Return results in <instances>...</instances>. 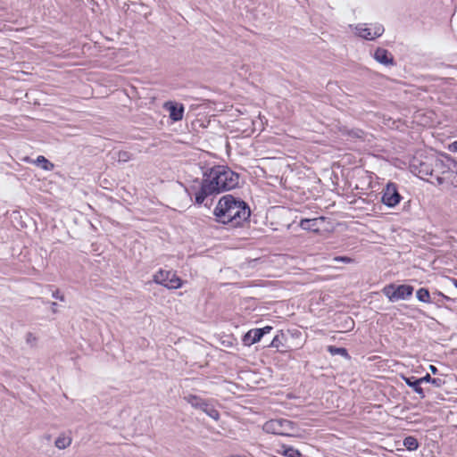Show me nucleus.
<instances>
[{
    "label": "nucleus",
    "mask_w": 457,
    "mask_h": 457,
    "mask_svg": "<svg viewBox=\"0 0 457 457\" xmlns=\"http://www.w3.org/2000/svg\"><path fill=\"white\" fill-rule=\"evenodd\" d=\"M374 58L377 62L384 65L394 64V58L392 54L386 49L384 48H377L374 53Z\"/></svg>",
    "instance_id": "10"
},
{
    "label": "nucleus",
    "mask_w": 457,
    "mask_h": 457,
    "mask_svg": "<svg viewBox=\"0 0 457 457\" xmlns=\"http://www.w3.org/2000/svg\"><path fill=\"white\" fill-rule=\"evenodd\" d=\"M26 341L28 344L33 345L37 341V338L32 333H28L26 336Z\"/></svg>",
    "instance_id": "26"
},
{
    "label": "nucleus",
    "mask_w": 457,
    "mask_h": 457,
    "mask_svg": "<svg viewBox=\"0 0 457 457\" xmlns=\"http://www.w3.org/2000/svg\"><path fill=\"white\" fill-rule=\"evenodd\" d=\"M429 370L433 374H436L437 372V369L434 365H430Z\"/></svg>",
    "instance_id": "30"
},
{
    "label": "nucleus",
    "mask_w": 457,
    "mask_h": 457,
    "mask_svg": "<svg viewBox=\"0 0 457 457\" xmlns=\"http://www.w3.org/2000/svg\"><path fill=\"white\" fill-rule=\"evenodd\" d=\"M412 292L413 287L409 285H401L398 287L389 285L385 287L383 289V293L391 302L406 299L412 295Z\"/></svg>",
    "instance_id": "5"
},
{
    "label": "nucleus",
    "mask_w": 457,
    "mask_h": 457,
    "mask_svg": "<svg viewBox=\"0 0 457 457\" xmlns=\"http://www.w3.org/2000/svg\"><path fill=\"white\" fill-rule=\"evenodd\" d=\"M402 199L397 186L389 182L382 191V203L388 207H395Z\"/></svg>",
    "instance_id": "7"
},
{
    "label": "nucleus",
    "mask_w": 457,
    "mask_h": 457,
    "mask_svg": "<svg viewBox=\"0 0 457 457\" xmlns=\"http://www.w3.org/2000/svg\"><path fill=\"white\" fill-rule=\"evenodd\" d=\"M263 430L267 433L284 436H299L298 427L295 422L286 419L268 420L263 425Z\"/></svg>",
    "instance_id": "3"
},
{
    "label": "nucleus",
    "mask_w": 457,
    "mask_h": 457,
    "mask_svg": "<svg viewBox=\"0 0 457 457\" xmlns=\"http://www.w3.org/2000/svg\"><path fill=\"white\" fill-rule=\"evenodd\" d=\"M184 400L189 403L193 408L200 409L204 407V403L206 402V400L201 398L198 395H187L184 396Z\"/></svg>",
    "instance_id": "12"
},
{
    "label": "nucleus",
    "mask_w": 457,
    "mask_h": 457,
    "mask_svg": "<svg viewBox=\"0 0 457 457\" xmlns=\"http://www.w3.org/2000/svg\"><path fill=\"white\" fill-rule=\"evenodd\" d=\"M328 351L332 354H340L344 357H348V353H347L346 349L342 348V347L329 346Z\"/></svg>",
    "instance_id": "22"
},
{
    "label": "nucleus",
    "mask_w": 457,
    "mask_h": 457,
    "mask_svg": "<svg viewBox=\"0 0 457 457\" xmlns=\"http://www.w3.org/2000/svg\"><path fill=\"white\" fill-rule=\"evenodd\" d=\"M433 166L441 167L442 162L438 160H428L426 162H421L417 167L419 176L427 180H428V177H434L435 170Z\"/></svg>",
    "instance_id": "8"
},
{
    "label": "nucleus",
    "mask_w": 457,
    "mask_h": 457,
    "mask_svg": "<svg viewBox=\"0 0 457 457\" xmlns=\"http://www.w3.org/2000/svg\"><path fill=\"white\" fill-rule=\"evenodd\" d=\"M203 406L204 407H202L201 411L205 412L209 417L214 420H218L220 419L219 411L210 403L208 400H206Z\"/></svg>",
    "instance_id": "16"
},
{
    "label": "nucleus",
    "mask_w": 457,
    "mask_h": 457,
    "mask_svg": "<svg viewBox=\"0 0 457 457\" xmlns=\"http://www.w3.org/2000/svg\"><path fill=\"white\" fill-rule=\"evenodd\" d=\"M403 445L409 451H414L419 447L418 440L414 436H407L403 439Z\"/></svg>",
    "instance_id": "17"
},
{
    "label": "nucleus",
    "mask_w": 457,
    "mask_h": 457,
    "mask_svg": "<svg viewBox=\"0 0 457 457\" xmlns=\"http://www.w3.org/2000/svg\"><path fill=\"white\" fill-rule=\"evenodd\" d=\"M282 345V341L279 336L274 337L271 343L270 344V347L278 349Z\"/></svg>",
    "instance_id": "23"
},
{
    "label": "nucleus",
    "mask_w": 457,
    "mask_h": 457,
    "mask_svg": "<svg viewBox=\"0 0 457 457\" xmlns=\"http://www.w3.org/2000/svg\"><path fill=\"white\" fill-rule=\"evenodd\" d=\"M52 308H53V312H56V310H55L56 306H52Z\"/></svg>",
    "instance_id": "33"
},
{
    "label": "nucleus",
    "mask_w": 457,
    "mask_h": 457,
    "mask_svg": "<svg viewBox=\"0 0 457 457\" xmlns=\"http://www.w3.org/2000/svg\"><path fill=\"white\" fill-rule=\"evenodd\" d=\"M262 339V332L258 328L250 329L244 337L243 343L245 345H252Z\"/></svg>",
    "instance_id": "11"
},
{
    "label": "nucleus",
    "mask_w": 457,
    "mask_h": 457,
    "mask_svg": "<svg viewBox=\"0 0 457 457\" xmlns=\"http://www.w3.org/2000/svg\"><path fill=\"white\" fill-rule=\"evenodd\" d=\"M435 177H436V181H437V183L439 185L443 184V182H444V179L443 178L439 177L438 175H435Z\"/></svg>",
    "instance_id": "29"
},
{
    "label": "nucleus",
    "mask_w": 457,
    "mask_h": 457,
    "mask_svg": "<svg viewBox=\"0 0 457 457\" xmlns=\"http://www.w3.org/2000/svg\"><path fill=\"white\" fill-rule=\"evenodd\" d=\"M154 283L162 285L169 289H177L181 287V279L173 270H159L153 277Z\"/></svg>",
    "instance_id": "4"
},
{
    "label": "nucleus",
    "mask_w": 457,
    "mask_h": 457,
    "mask_svg": "<svg viewBox=\"0 0 457 457\" xmlns=\"http://www.w3.org/2000/svg\"><path fill=\"white\" fill-rule=\"evenodd\" d=\"M35 163L38 166H41L45 170H52L54 169V164L50 162L47 159H46L44 156L39 155L37 160L35 161Z\"/></svg>",
    "instance_id": "18"
},
{
    "label": "nucleus",
    "mask_w": 457,
    "mask_h": 457,
    "mask_svg": "<svg viewBox=\"0 0 457 457\" xmlns=\"http://www.w3.org/2000/svg\"><path fill=\"white\" fill-rule=\"evenodd\" d=\"M437 381H438V379H436V378H432L430 383H432V384H434V385H436V386H439V384L437 383Z\"/></svg>",
    "instance_id": "31"
},
{
    "label": "nucleus",
    "mask_w": 457,
    "mask_h": 457,
    "mask_svg": "<svg viewBox=\"0 0 457 457\" xmlns=\"http://www.w3.org/2000/svg\"><path fill=\"white\" fill-rule=\"evenodd\" d=\"M320 220H322V218H320ZM318 221H319V219L315 218V219H303L301 220L300 221V227L303 228V229H305V230H311V231H318L319 230V228H318Z\"/></svg>",
    "instance_id": "13"
},
{
    "label": "nucleus",
    "mask_w": 457,
    "mask_h": 457,
    "mask_svg": "<svg viewBox=\"0 0 457 457\" xmlns=\"http://www.w3.org/2000/svg\"><path fill=\"white\" fill-rule=\"evenodd\" d=\"M282 448H283L282 454L286 457H301V455H302L301 453L297 449H295L292 446L283 445Z\"/></svg>",
    "instance_id": "19"
},
{
    "label": "nucleus",
    "mask_w": 457,
    "mask_h": 457,
    "mask_svg": "<svg viewBox=\"0 0 457 457\" xmlns=\"http://www.w3.org/2000/svg\"><path fill=\"white\" fill-rule=\"evenodd\" d=\"M384 30V27L378 23L363 24L356 27L358 36L367 40H374L380 37Z\"/></svg>",
    "instance_id": "6"
},
{
    "label": "nucleus",
    "mask_w": 457,
    "mask_h": 457,
    "mask_svg": "<svg viewBox=\"0 0 457 457\" xmlns=\"http://www.w3.org/2000/svg\"><path fill=\"white\" fill-rule=\"evenodd\" d=\"M405 383L411 387L418 395H420L421 398L425 397L423 389L420 387V381L414 377L405 378Z\"/></svg>",
    "instance_id": "14"
},
{
    "label": "nucleus",
    "mask_w": 457,
    "mask_h": 457,
    "mask_svg": "<svg viewBox=\"0 0 457 457\" xmlns=\"http://www.w3.org/2000/svg\"><path fill=\"white\" fill-rule=\"evenodd\" d=\"M52 295H53L54 298L59 299L62 302L65 301L64 295H62L58 289L54 291Z\"/></svg>",
    "instance_id": "25"
},
{
    "label": "nucleus",
    "mask_w": 457,
    "mask_h": 457,
    "mask_svg": "<svg viewBox=\"0 0 457 457\" xmlns=\"http://www.w3.org/2000/svg\"><path fill=\"white\" fill-rule=\"evenodd\" d=\"M131 154L127 151H120L117 155V160L119 162H127L131 160Z\"/></svg>",
    "instance_id": "21"
},
{
    "label": "nucleus",
    "mask_w": 457,
    "mask_h": 457,
    "mask_svg": "<svg viewBox=\"0 0 457 457\" xmlns=\"http://www.w3.org/2000/svg\"><path fill=\"white\" fill-rule=\"evenodd\" d=\"M163 107L169 112L170 118L172 120L179 121L183 119L184 106L182 104L169 101L164 104Z\"/></svg>",
    "instance_id": "9"
},
{
    "label": "nucleus",
    "mask_w": 457,
    "mask_h": 457,
    "mask_svg": "<svg viewBox=\"0 0 457 457\" xmlns=\"http://www.w3.org/2000/svg\"><path fill=\"white\" fill-rule=\"evenodd\" d=\"M417 298L423 303H430V295L428 289L420 288L416 293Z\"/></svg>",
    "instance_id": "20"
},
{
    "label": "nucleus",
    "mask_w": 457,
    "mask_h": 457,
    "mask_svg": "<svg viewBox=\"0 0 457 457\" xmlns=\"http://www.w3.org/2000/svg\"><path fill=\"white\" fill-rule=\"evenodd\" d=\"M419 379H420V384H421L423 382H431L432 378L430 377L429 374H427L426 376H424L423 378H420Z\"/></svg>",
    "instance_id": "28"
},
{
    "label": "nucleus",
    "mask_w": 457,
    "mask_h": 457,
    "mask_svg": "<svg viewBox=\"0 0 457 457\" xmlns=\"http://www.w3.org/2000/svg\"><path fill=\"white\" fill-rule=\"evenodd\" d=\"M272 329V327L270 326H266L262 328H258V330H260L262 332V337L265 335V334H268L271 331Z\"/></svg>",
    "instance_id": "27"
},
{
    "label": "nucleus",
    "mask_w": 457,
    "mask_h": 457,
    "mask_svg": "<svg viewBox=\"0 0 457 457\" xmlns=\"http://www.w3.org/2000/svg\"><path fill=\"white\" fill-rule=\"evenodd\" d=\"M239 175L225 165H217L204 174L200 189L195 193V202L204 203L206 197L236 188Z\"/></svg>",
    "instance_id": "1"
},
{
    "label": "nucleus",
    "mask_w": 457,
    "mask_h": 457,
    "mask_svg": "<svg viewBox=\"0 0 457 457\" xmlns=\"http://www.w3.org/2000/svg\"><path fill=\"white\" fill-rule=\"evenodd\" d=\"M56 305H57L56 303H54V302L52 303V306H56Z\"/></svg>",
    "instance_id": "34"
},
{
    "label": "nucleus",
    "mask_w": 457,
    "mask_h": 457,
    "mask_svg": "<svg viewBox=\"0 0 457 457\" xmlns=\"http://www.w3.org/2000/svg\"><path fill=\"white\" fill-rule=\"evenodd\" d=\"M335 262H343L345 263H349L352 262V259L346 256H337L334 258Z\"/></svg>",
    "instance_id": "24"
},
{
    "label": "nucleus",
    "mask_w": 457,
    "mask_h": 457,
    "mask_svg": "<svg viewBox=\"0 0 457 457\" xmlns=\"http://www.w3.org/2000/svg\"><path fill=\"white\" fill-rule=\"evenodd\" d=\"M213 212L217 221L223 224H230L232 227L242 225L248 220L251 214L247 204L235 198L231 195L222 196L219 200Z\"/></svg>",
    "instance_id": "2"
},
{
    "label": "nucleus",
    "mask_w": 457,
    "mask_h": 457,
    "mask_svg": "<svg viewBox=\"0 0 457 457\" xmlns=\"http://www.w3.org/2000/svg\"><path fill=\"white\" fill-rule=\"evenodd\" d=\"M71 437L64 434L60 435L54 441V445L60 450L66 449L71 444Z\"/></svg>",
    "instance_id": "15"
},
{
    "label": "nucleus",
    "mask_w": 457,
    "mask_h": 457,
    "mask_svg": "<svg viewBox=\"0 0 457 457\" xmlns=\"http://www.w3.org/2000/svg\"><path fill=\"white\" fill-rule=\"evenodd\" d=\"M452 281H453V285L455 286V287L457 288V279L453 278Z\"/></svg>",
    "instance_id": "32"
}]
</instances>
